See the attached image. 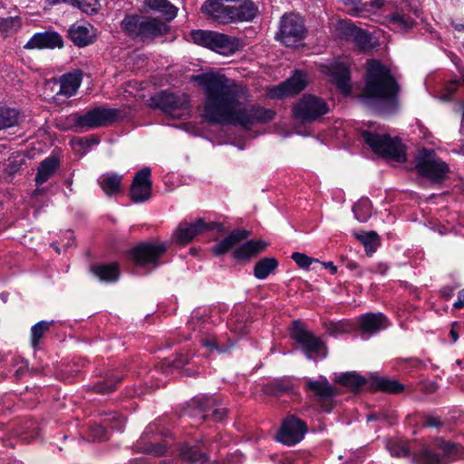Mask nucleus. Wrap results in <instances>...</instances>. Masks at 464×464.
I'll return each mask as SVG.
<instances>
[{
	"label": "nucleus",
	"instance_id": "obj_1",
	"mask_svg": "<svg viewBox=\"0 0 464 464\" xmlns=\"http://www.w3.org/2000/svg\"><path fill=\"white\" fill-rule=\"evenodd\" d=\"M191 81L204 91V117L209 122L249 129L275 118L273 110L247 104V90L222 73L210 71L193 75Z\"/></svg>",
	"mask_w": 464,
	"mask_h": 464
},
{
	"label": "nucleus",
	"instance_id": "obj_2",
	"mask_svg": "<svg viewBox=\"0 0 464 464\" xmlns=\"http://www.w3.org/2000/svg\"><path fill=\"white\" fill-rule=\"evenodd\" d=\"M400 87L390 69L377 60H370L366 64V82L362 99L367 104L378 103L394 107Z\"/></svg>",
	"mask_w": 464,
	"mask_h": 464
},
{
	"label": "nucleus",
	"instance_id": "obj_3",
	"mask_svg": "<svg viewBox=\"0 0 464 464\" xmlns=\"http://www.w3.org/2000/svg\"><path fill=\"white\" fill-rule=\"evenodd\" d=\"M82 81V75L80 71L63 73L59 78H51L44 86V99L56 106H62L77 93Z\"/></svg>",
	"mask_w": 464,
	"mask_h": 464
},
{
	"label": "nucleus",
	"instance_id": "obj_4",
	"mask_svg": "<svg viewBox=\"0 0 464 464\" xmlns=\"http://www.w3.org/2000/svg\"><path fill=\"white\" fill-rule=\"evenodd\" d=\"M362 137L375 154L396 162L406 160L405 148L398 138L370 130H363Z\"/></svg>",
	"mask_w": 464,
	"mask_h": 464
},
{
	"label": "nucleus",
	"instance_id": "obj_5",
	"mask_svg": "<svg viewBox=\"0 0 464 464\" xmlns=\"http://www.w3.org/2000/svg\"><path fill=\"white\" fill-rule=\"evenodd\" d=\"M121 117V111L107 106L96 107L81 115L72 113L68 117L69 122L76 128L95 129L111 124Z\"/></svg>",
	"mask_w": 464,
	"mask_h": 464
},
{
	"label": "nucleus",
	"instance_id": "obj_6",
	"mask_svg": "<svg viewBox=\"0 0 464 464\" xmlns=\"http://www.w3.org/2000/svg\"><path fill=\"white\" fill-rule=\"evenodd\" d=\"M306 34L302 17L296 14H285L281 17L276 38L287 47L298 46Z\"/></svg>",
	"mask_w": 464,
	"mask_h": 464
},
{
	"label": "nucleus",
	"instance_id": "obj_7",
	"mask_svg": "<svg viewBox=\"0 0 464 464\" xmlns=\"http://www.w3.org/2000/svg\"><path fill=\"white\" fill-rule=\"evenodd\" d=\"M415 167L420 176L431 181L444 179L450 170L447 163L438 158L434 150L428 149H422L419 151Z\"/></svg>",
	"mask_w": 464,
	"mask_h": 464
},
{
	"label": "nucleus",
	"instance_id": "obj_8",
	"mask_svg": "<svg viewBox=\"0 0 464 464\" xmlns=\"http://www.w3.org/2000/svg\"><path fill=\"white\" fill-rule=\"evenodd\" d=\"M292 111L295 120L301 123H310L326 114L328 105L322 98L305 94L295 102Z\"/></svg>",
	"mask_w": 464,
	"mask_h": 464
},
{
	"label": "nucleus",
	"instance_id": "obj_9",
	"mask_svg": "<svg viewBox=\"0 0 464 464\" xmlns=\"http://www.w3.org/2000/svg\"><path fill=\"white\" fill-rule=\"evenodd\" d=\"M186 412L200 420L212 418L215 421H221L227 415V409L221 406L216 397L202 395L191 401Z\"/></svg>",
	"mask_w": 464,
	"mask_h": 464
},
{
	"label": "nucleus",
	"instance_id": "obj_10",
	"mask_svg": "<svg viewBox=\"0 0 464 464\" xmlns=\"http://www.w3.org/2000/svg\"><path fill=\"white\" fill-rule=\"evenodd\" d=\"M291 337L301 346L308 359H315L317 356L326 357L325 343L320 337L307 331L300 322H294Z\"/></svg>",
	"mask_w": 464,
	"mask_h": 464
},
{
	"label": "nucleus",
	"instance_id": "obj_11",
	"mask_svg": "<svg viewBox=\"0 0 464 464\" xmlns=\"http://www.w3.org/2000/svg\"><path fill=\"white\" fill-rule=\"evenodd\" d=\"M155 107L160 109L172 118H183L188 115L189 102L184 93L160 92L151 98Z\"/></svg>",
	"mask_w": 464,
	"mask_h": 464
},
{
	"label": "nucleus",
	"instance_id": "obj_12",
	"mask_svg": "<svg viewBox=\"0 0 464 464\" xmlns=\"http://www.w3.org/2000/svg\"><path fill=\"white\" fill-rule=\"evenodd\" d=\"M168 245L164 242H147L135 246L130 250V257L140 266L157 267L159 259L167 251Z\"/></svg>",
	"mask_w": 464,
	"mask_h": 464
},
{
	"label": "nucleus",
	"instance_id": "obj_13",
	"mask_svg": "<svg viewBox=\"0 0 464 464\" xmlns=\"http://www.w3.org/2000/svg\"><path fill=\"white\" fill-rule=\"evenodd\" d=\"M307 431L304 421L295 415L287 416L282 422L276 440L287 446H293L300 442Z\"/></svg>",
	"mask_w": 464,
	"mask_h": 464
},
{
	"label": "nucleus",
	"instance_id": "obj_14",
	"mask_svg": "<svg viewBox=\"0 0 464 464\" xmlns=\"http://www.w3.org/2000/svg\"><path fill=\"white\" fill-rule=\"evenodd\" d=\"M305 389L316 398L323 411H330L332 410L336 390L325 377L320 376L317 380H308Z\"/></svg>",
	"mask_w": 464,
	"mask_h": 464
},
{
	"label": "nucleus",
	"instance_id": "obj_15",
	"mask_svg": "<svg viewBox=\"0 0 464 464\" xmlns=\"http://www.w3.org/2000/svg\"><path fill=\"white\" fill-rule=\"evenodd\" d=\"M150 173V169L148 167L136 173L130 190V197L134 203H143L150 198L152 189Z\"/></svg>",
	"mask_w": 464,
	"mask_h": 464
},
{
	"label": "nucleus",
	"instance_id": "obj_16",
	"mask_svg": "<svg viewBox=\"0 0 464 464\" xmlns=\"http://www.w3.org/2000/svg\"><path fill=\"white\" fill-rule=\"evenodd\" d=\"M320 68L322 73L330 77L344 95L350 93V72L348 67L343 63L333 62L324 63Z\"/></svg>",
	"mask_w": 464,
	"mask_h": 464
},
{
	"label": "nucleus",
	"instance_id": "obj_17",
	"mask_svg": "<svg viewBox=\"0 0 464 464\" xmlns=\"http://www.w3.org/2000/svg\"><path fill=\"white\" fill-rule=\"evenodd\" d=\"M307 85V76L301 71H296L294 75L285 82L273 87L269 95L272 98H281L300 92Z\"/></svg>",
	"mask_w": 464,
	"mask_h": 464
},
{
	"label": "nucleus",
	"instance_id": "obj_18",
	"mask_svg": "<svg viewBox=\"0 0 464 464\" xmlns=\"http://www.w3.org/2000/svg\"><path fill=\"white\" fill-rule=\"evenodd\" d=\"M202 12L209 18L220 24H230L233 8L231 2L226 0H208L201 7Z\"/></svg>",
	"mask_w": 464,
	"mask_h": 464
},
{
	"label": "nucleus",
	"instance_id": "obj_19",
	"mask_svg": "<svg viewBox=\"0 0 464 464\" xmlns=\"http://www.w3.org/2000/svg\"><path fill=\"white\" fill-rule=\"evenodd\" d=\"M212 227L213 224L206 223L201 218L190 224L181 223L174 232L173 238L178 244L185 245L190 242L197 235Z\"/></svg>",
	"mask_w": 464,
	"mask_h": 464
},
{
	"label": "nucleus",
	"instance_id": "obj_20",
	"mask_svg": "<svg viewBox=\"0 0 464 464\" xmlns=\"http://www.w3.org/2000/svg\"><path fill=\"white\" fill-rule=\"evenodd\" d=\"M63 45L62 36L53 31L34 34L24 44L25 49H54Z\"/></svg>",
	"mask_w": 464,
	"mask_h": 464
},
{
	"label": "nucleus",
	"instance_id": "obj_21",
	"mask_svg": "<svg viewBox=\"0 0 464 464\" xmlns=\"http://www.w3.org/2000/svg\"><path fill=\"white\" fill-rule=\"evenodd\" d=\"M360 329L364 338H368L389 326L387 317L382 313H369L360 316Z\"/></svg>",
	"mask_w": 464,
	"mask_h": 464
},
{
	"label": "nucleus",
	"instance_id": "obj_22",
	"mask_svg": "<svg viewBox=\"0 0 464 464\" xmlns=\"http://www.w3.org/2000/svg\"><path fill=\"white\" fill-rule=\"evenodd\" d=\"M68 33L70 39L79 47H84L92 44L97 35L96 29L87 22L72 24Z\"/></svg>",
	"mask_w": 464,
	"mask_h": 464
},
{
	"label": "nucleus",
	"instance_id": "obj_23",
	"mask_svg": "<svg viewBox=\"0 0 464 464\" xmlns=\"http://www.w3.org/2000/svg\"><path fill=\"white\" fill-rule=\"evenodd\" d=\"M242 47L241 42L221 33L215 32L211 40L209 49L225 56L234 54Z\"/></svg>",
	"mask_w": 464,
	"mask_h": 464
},
{
	"label": "nucleus",
	"instance_id": "obj_24",
	"mask_svg": "<svg viewBox=\"0 0 464 464\" xmlns=\"http://www.w3.org/2000/svg\"><path fill=\"white\" fill-rule=\"evenodd\" d=\"M226 2H231L233 8L231 23L251 21L257 14V7L250 0H226Z\"/></svg>",
	"mask_w": 464,
	"mask_h": 464
},
{
	"label": "nucleus",
	"instance_id": "obj_25",
	"mask_svg": "<svg viewBox=\"0 0 464 464\" xmlns=\"http://www.w3.org/2000/svg\"><path fill=\"white\" fill-rule=\"evenodd\" d=\"M382 24L392 31L405 33L413 26L414 20L404 12L396 11L383 17Z\"/></svg>",
	"mask_w": 464,
	"mask_h": 464
},
{
	"label": "nucleus",
	"instance_id": "obj_26",
	"mask_svg": "<svg viewBox=\"0 0 464 464\" xmlns=\"http://www.w3.org/2000/svg\"><path fill=\"white\" fill-rule=\"evenodd\" d=\"M249 232L245 229L233 230L224 239L217 243L212 251L216 256H222L228 252L234 246L247 238Z\"/></svg>",
	"mask_w": 464,
	"mask_h": 464
},
{
	"label": "nucleus",
	"instance_id": "obj_27",
	"mask_svg": "<svg viewBox=\"0 0 464 464\" xmlns=\"http://www.w3.org/2000/svg\"><path fill=\"white\" fill-rule=\"evenodd\" d=\"M122 178V175L107 172L99 177L98 184L107 196H115L121 192Z\"/></svg>",
	"mask_w": 464,
	"mask_h": 464
},
{
	"label": "nucleus",
	"instance_id": "obj_28",
	"mask_svg": "<svg viewBox=\"0 0 464 464\" xmlns=\"http://www.w3.org/2000/svg\"><path fill=\"white\" fill-rule=\"evenodd\" d=\"M59 166L60 161L56 156H50L44 160L37 169L34 179L36 185L41 186L45 183L55 173Z\"/></svg>",
	"mask_w": 464,
	"mask_h": 464
},
{
	"label": "nucleus",
	"instance_id": "obj_29",
	"mask_svg": "<svg viewBox=\"0 0 464 464\" xmlns=\"http://www.w3.org/2000/svg\"><path fill=\"white\" fill-rule=\"evenodd\" d=\"M166 32L167 25L158 19L146 18L141 20L140 38L142 40L162 35Z\"/></svg>",
	"mask_w": 464,
	"mask_h": 464
},
{
	"label": "nucleus",
	"instance_id": "obj_30",
	"mask_svg": "<svg viewBox=\"0 0 464 464\" xmlns=\"http://www.w3.org/2000/svg\"><path fill=\"white\" fill-rule=\"evenodd\" d=\"M266 246V243L262 240H249L237 247L233 252V256L237 260L248 259L263 251Z\"/></svg>",
	"mask_w": 464,
	"mask_h": 464
},
{
	"label": "nucleus",
	"instance_id": "obj_31",
	"mask_svg": "<svg viewBox=\"0 0 464 464\" xmlns=\"http://www.w3.org/2000/svg\"><path fill=\"white\" fill-rule=\"evenodd\" d=\"M23 120L18 111L7 107H0V130L17 127Z\"/></svg>",
	"mask_w": 464,
	"mask_h": 464
},
{
	"label": "nucleus",
	"instance_id": "obj_32",
	"mask_svg": "<svg viewBox=\"0 0 464 464\" xmlns=\"http://www.w3.org/2000/svg\"><path fill=\"white\" fill-rule=\"evenodd\" d=\"M92 272L102 281L116 282L119 278V268L116 264L92 266Z\"/></svg>",
	"mask_w": 464,
	"mask_h": 464
},
{
	"label": "nucleus",
	"instance_id": "obj_33",
	"mask_svg": "<svg viewBox=\"0 0 464 464\" xmlns=\"http://www.w3.org/2000/svg\"><path fill=\"white\" fill-rule=\"evenodd\" d=\"M180 458L183 461H187L189 464H205L208 458L201 452L199 446H188L185 445L180 450Z\"/></svg>",
	"mask_w": 464,
	"mask_h": 464
},
{
	"label": "nucleus",
	"instance_id": "obj_34",
	"mask_svg": "<svg viewBox=\"0 0 464 464\" xmlns=\"http://www.w3.org/2000/svg\"><path fill=\"white\" fill-rule=\"evenodd\" d=\"M277 266L278 262L275 257H264L256 264L254 276L257 279L264 280L270 274L274 273Z\"/></svg>",
	"mask_w": 464,
	"mask_h": 464
},
{
	"label": "nucleus",
	"instance_id": "obj_35",
	"mask_svg": "<svg viewBox=\"0 0 464 464\" xmlns=\"http://www.w3.org/2000/svg\"><path fill=\"white\" fill-rule=\"evenodd\" d=\"M145 5L148 8L167 15L169 19L177 15L178 9L168 0H145Z\"/></svg>",
	"mask_w": 464,
	"mask_h": 464
},
{
	"label": "nucleus",
	"instance_id": "obj_36",
	"mask_svg": "<svg viewBox=\"0 0 464 464\" xmlns=\"http://www.w3.org/2000/svg\"><path fill=\"white\" fill-rule=\"evenodd\" d=\"M325 333L332 336H338L353 331V324L349 321L324 323Z\"/></svg>",
	"mask_w": 464,
	"mask_h": 464
},
{
	"label": "nucleus",
	"instance_id": "obj_37",
	"mask_svg": "<svg viewBox=\"0 0 464 464\" xmlns=\"http://www.w3.org/2000/svg\"><path fill=\"white\" fill-rule=\"evenodd\" d=\"M141 20L135 15L126 16L121 23L122 30L132 38L140 37Z\"/></svg>",
	"mask_w": 464,
	"mask_h": 464
},
{
	"label": "nucleus",
	"instance_id": "obj_38",
	"mask_svg": "<svg viewBox=\"0 0 464 464\" xmlns=\"http://www.w3.org/2000/svg\"><path fill=\"white\" fill-rule=\"evenodd\" d=\"M355 218L365 222L372 215V203L368 198H361L353 208Z\"/></svg>",
	"mask_w": 464,
	"mask_h": 464
},
{
	"label": "nucleus",
	"instance_id": "obj_39",
	"mask_svg": "<svg viewBox=\"0 0 464 464\" xmlns=\"http://www.w3.org/2000/svg\"><path fill=\"white\" fill-rule=\"evenodd\" d=\"M335 381L352 389H357L365 383V379L355 372L343 373Z\"/></svg>",
	"mask_w": 464,
	"mask_h": 464
},
{
	"label": "nucleus",
	"instance_id": "obj_40",
	"mask_svg": "<svg viewBox=\"0 0 464 464\" xmlns=\"http://www.w3.org/2000/svg\"><path fill=\"white\" fill-rule=\"evenodd\" d=\"M21 25V20L17 16L0 18V31L6 36L16 33Z\"/></svg>",
	"mask_w": 464,
	"mask_h": 464
},
{
	"label": "nucleus",
	"instance_id": "obj_41",
	"mask_svg": "<svg viewBox=\"0 0 464 464\" xmlns=\"http://www.w3.org/2000/svg\"><path fill=\"white\" fill-rule=\"evenodd\" d=\"M357 238L363 244L367 254L375 251L379 246V237L374 231L358 234Z\"/></svg>",
	"mask_w": 464,
	"mask_h": 464
},
{
	"label": "nucleus",
	"instance_id": "obj_42",
	"mask_svg": "<svg viewBox=\"0 0 464 464\" xmlns=\"http://www.w3.org/2000/svg\"><path fill=\"white\" fill-rule=\"evenodd\" d=\"M374 386L379 390L392 393H398L403 390L402 384L397 381L386 378H376L374 380Z\"/></svg>",
	"mask_w": 464,
	"mask_h": 464
},
{
	"label": "nucleus",
	"instance_id": "obj_43",
	"mask_svg": "<svg viewBox=\"0 0 464 464\" xmlns=\"http://www.w3.org/2000/svg\"><path fill=\"white\" fill-rule=\"evenodd\" d=\"M334 26V34L335 36L340 38L350 39L353 30L356 26H354L352 23L345 20H339L336 23L333 24Z\"/></svg>",
	"mask_w": 464,
	"mask_h": 464
},
{
	"label": "nucleus",
	"instance_id": "obj_44",
	"mask_svg": "<svg viewBox=\"0 0 464 464\" xmlns=\"http://www.w3.org/2000/svg\"><path fill=\"white\" fill-rule=\"evenodd\" d=\"M214 33V31L195 30L190 33V37L196 44L209 49Z\"/></svg>",
	"mask_w": 464,
	"mask_h": 464
},
{
	"label": "nucleus",
	"instance_id": "obj_45",
	"mask_svg": "<svg viewBox=\"0 0 464 464\" xmlns=\"http://www.w3.org/2000/svg\"><path fill=\"white\" fill-rule=\"evenodd\" d=\"M342 2L346 11L352 14H359L366 9L369 5H372V0H339Z\"/></svg>",
	"mask_w": 464,
	"mask_h": 464
},
{
	"label": "nucleus",
	"instance_id": "obj_46",
	"mask_svg": "<svg viewBox=\"0 0 464 464\" xmlns=\"http://www.w3.org/2000/svg\"><path fill=\"white\" fill-rule=\"evenodd\" d=\"M53 322L41 321L31 329V341L34 348H36L45 331L49 329Z\"/></svg>",
	"mask_w": 464,
	"mask_h": 464
},
{
	"label": "nucleus",
	"instance_id": "obj_47",
	"mask_svg": "<svg viewBox=\"0 0 464 464\" xmlns=\"http://www.w3.org/2000/svg\"><path fill=\"white\" fill-rule=\"evenodd\" d=\"M121 380V379L119 376H112L102 382H97L92 389L98 393H110L116 389V386Z\"/></svg>",
	"mask_w": 464,
	"mask_h": 464
},
{
	"label": "nucleus",
	"instance_id": "obj_48",
	"mask_svg": "<svg viewBox=\"0 0 464 464\" xmlns=\"http://www.w3.org/2000/svg\"><path fill=\"white\" fill-rule=\"evenodd\" d=\"M417 464H444L443 459L437 454L427 449L422 450L420 454L414 457Z\"/></svg>",
	"mask_w": 464,
	"mask_h": 464
},
{
	"label": "nucleus",
	"instance_id": "obj_49",
	"mask_svg": "<svg viewBox=\"0 0 464 464\" xmlns=\"http://www.w3.org/2000/svg\"><path fill=\"white\" fill-rule=\"evenodd\" d=\"M72 5L87 14L97 13L101 7L99 0H72Z\"/></svg>",
	"mask_w": 464,
	"mask_h": 464
},
{
	"label": "nucleus",
	"instance_id": "obj_50",
	"mask_svg": "<svg viewBox=\"0 0 464 464\" xmlns=\"http://www.w3.org/2000/svg\"><path fill=\"white\" fill-rule=\"evenodd\" d=\"M350 37L360 49L365 50L371 46V36L358 27H355Z\"/></svg>",
	"mask_w": 464,
	"mask_h": 464
},
{
	"label": "nucleus",
	"instance_id": "obj_51",
	"mask_svg": "<svg viewBox=\"0 0 464 464\" xmlns=\"http://www.w3.org/2000/svg\"><path fill=\"white\" fill-rule=\"evenodd\" d=\"M188 362L187 356L179 355L177 359L170 361L169 359L164 360L160 363V370L164 372H171L174 369H179Z\"/></svg>",
	"mask_w": 464,
	"mask_h": 464
},
{
	"label": "nucleus",
	"instance_id": "obj_52",
	"mask_svg": "<svg viewBox=\"0 0 464 464\" xmlns=\"http://www.w3.org/2000/svg\"><path fill=\"white\" fill-rule=\"evenodd\" d=\"M126 423L125 417L121 414L113 412L104 419V425L115 430H122Z\"/></svg>",
	"mask_w": 464,
	"mask_h": 464
},
{
	"label": "nucleus",
	"instance_id": "obj_53",
	"mask_svg": "<svg viewBox=\"0 0 464 464\" xmlns=\"http://www.w3.org/2000/svg\"><path fill=\"white\" fill-rule=\"evenodd\" d=\"M202 345L209 350V352L217 351L223 353L228 349V346L221 345L215 335L207 334L201 340Z\"/></svg>",
	"mask_w": 464,
	"mask_h": 464
},
{
	"label": "nucleus",
	"instance_id": "obj_54",
	"mask_svg": "<svg viewBox=\"0 0 464 464\" xmlns=\"http://www.w3.org/2000/svg\"><path fill=\"white\" fill-rule=\"evenodd\" d=\"M206 324L207 319L204 317L203 314L200 311H194L188 321V328L192 331H201L205 328Z\"/></svg>",
	"mask_w": 464,
	"mask_h": 464
},
{
	"label": "nucleus",
	"instance_id": "obj_55",
	"mask_svg": "<svg viewBox=\"0 0 464 464\" xmlns=\"http://www.w3.org/2000/svg\"><path fill=\"white\" fill-rule=\"evenodd\" d=\"M387 449L395 457L401 458L410 455V450L404 442H389Z\"/></svg>",
	"mask_w": 464,
	"mask_h": 464
},
{
	"label": "nucleus",
	"instance_id": "obj_56",
	"mask_svg": "<svg viewBox=\"0 0 464 464\" xmlns=\"http://www.w3.org/2000/svg\"><path fill=\"white\" fill-rule=\"evenodd\" d=\"M459 85H460V82L459 80L454 79V80L449 81L445 84V86L440 95V100L445 101V102L450 101L451 95L458 90Z\"/></svg>",
	"mask_w": 464,
	"mask_h": 464
},
{
	"label": "nucleus",
	"instance_id": "obj_57",
	"mask_svg": "<svg viewBox=\"0 0 464 464\" xmlns=\"http://www.w3.org/2000/svg\"><path fill=\"white\" fill-rule=\"evenodd\" d=\"M166 445H163L157 441H151L146 444L143 448V451L153 456H161L166 450Z\"/></svg>",
	"mask_w": 464,
	"mask_h": 464
},
{
	"label": "nucleus",
	"instance_id": "obj_58",
	"mask_svg": "<svg viewBox=\"0 0 464 464\" xmlns=\"http://www.w3.org/2000/svg\"><path fill=\"white\" fill-rule=\"evenodd\" d=\"M107 428L108 427H106V425H104V422L102 423V425H101V424L92 425L90 427V432H91L92 437L97 440H107L108 439L107 430H106Z\"/></svg>",
	"mask_w": 464,
	"mask_h": 464
},
{
	"label": "nucleus",
	"instance_id": "obj_59",
	"mask_svg": "<svg viewBox=\"0 0 464 464\" xmlns=\"http://www.w3.org/2000/svg\"><path fill=\"white\" fill-rule=\"evenodd\" d=\"M292 259L302 268H307L310 265L315 261L314 259L309 257L305 254L295 252L292 254Z\"/></svg>",
	"mask_w": 464,
	"mask_h": 464
},
{
	"label": "nucleus",
	"instance_id": "obj_60",
	"mask_svg": "<svg viewBox=\"0 0 464 464\" xmlns=\"http://www.w3.org/2000/svg\"><path fill=\"white\" fill-rule=\"evenodd\" d=\"M229 327L231 331L235 332L239 335L246 334L248 330V325L245 322H241L238 319L231 318L229 322Z\"/></svg>",
	"mask_w": 464,
	"mask_h": 464
},
{
	"label": "nucleus",
	"instance_id": "obj_61",
	"mask_svg": "<svg viewBox=\"0 0 464 464\" xmlns=\"http://www.w3.org/2000/svg\"><path fill=\"white\" fill-rule=\"evenodd\" d=\"M440 449L442 450L444 454L450 457L455 455L458 451V446L449 441H442L440 443Z\"/></svg>",
	"mask_w": 464,
	"mask_h": 464
},
{
	"label": "nucleus",
	"instance_id": "obj_62",
	"mask_svg": "<svg viewBox=\"0 0 464 464\" xmlns=\"http://www.w3.org/2000/svg\"><path fill=\"white\" fill-rule=\"evenodd\" d=\"M77 143L81 146L91 147L92 145L98 144V140L94 137L84 138V139H80L77 141Z\"/></svg>",
	"mask_w": 464,
	"mask_h": 464
},
{
	"label": "nucleus",
	"instance_id": "obj_63",
	"mask_svg": "<svg viewBox=\"0 0 464 464\" xmlns=\"http://www.w3.org/2000/svg\"><path fill=\"white\" fill-rule=\"evenodd\" d=\"M440 424V419L435 416H429L425 420V425L428 427H439Z\"/></svg>",
	"mask_w": 464,
	"mask_h": 464
},
{
	"label": "nucleus",
	"instance_id": "obj_64",
	"mask_svg": "<svg viewBox=\"0 0 464 464\" xmlns=\"http://www.w3.org/2000/svg\"><path fill=\"white\" fill-rule=\"evenodd\" d=\"M453 307L456 309L464 307V288L458 293V300L453 304Z\"/></svg>",
	"mask_w": 464,
	"mask_h": 464
}]
</instances>
